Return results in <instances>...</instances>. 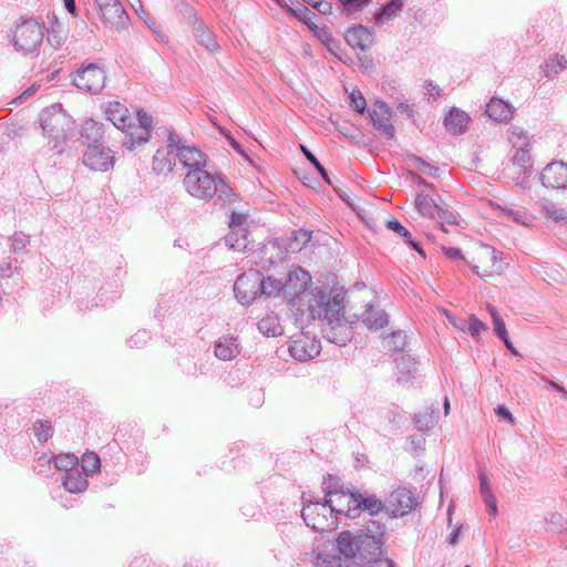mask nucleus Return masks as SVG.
<instances>
[{
	"label": "nucleus",
	"instance_id": "nucleus-1",
	"mask_svg": "<svg viewBox=\"0 0 567 567\" xmlns=\"http://www.w3.org/2000/svg\"><path fill=\"white\" fill-rule=\"evenodd\" d=\"M310 281L309 272L301 267L291 269L284 284L272 279L278 285L277 296L286 299L293 323L299 329L311 324L315 321V311L332 296L324 286L308 288Z\"/></svg>",
	"mask_w": 567,
	"mask_h": 567
},
{
	"label": "nucleus",
	"instance_id": "nucleus-2",
	"mask_svg": "<svg viewBox=\"0 0 567 567\" xmlns=\"http://www.w3.org/2000/svg\"><path fill=\"white\" fill-rule=\"evenodd\" d=\"M388 540L384 523L370 519L358 530H342L336 537L334 547L340 559L358 558L363 563H375L385 554Z\"/></svg>",
	"mask_w": 567,
	"mask_h": 567
},
{
	"label": "nucleus",
	"instance_id": "nucleus-3",
	"mask_svg": "<svg viewBox=\"0 0 567 567\" xmlns=\"http://www.w3.org/2000/svg\"><path fill=\"white\" fill-rule=\"evenodd\" d=\"M183 186L193 198L204 203L215 199L214 205L220 208L237 199L233 188L219 174H210L205 168L188 171Z\"/></svg>",
	"mask_w": 567,
	"mask_h": 567
},
{
	"label": "nucleus",
	"instance_id": "nucleus-4",
	"mask_svg": "<svg viewBox=\"0 0 567 567\" xmlns=\"http://www.w3.org/2000/svg\"><path fill=\"white\" fill-rule=\"evenodd\" d=\"M38 122L43 135L48 138L50 150L56 155H63L68 142L75 133L73 118L63 110L61 104H53L40 112Z\"/></svg>",
	"mask_w": 567,
	"mask_h": 567
},
{
	"label": "nucleus",
	"instance_id": "nucleus-5",
	"mask_svg": "<svg viewBox=\"0 0 567 567\" xmlns=\"http://www.w3.org/2000/svg\"><path fill=\"white\" fill-rule=\"evenodd\" d=\"M343 311V297L336 293L313 313L315 320L321 322L323 337L340 347L346 346L352 337L351 327L346 321Z\"/></svg>",
	"mask_w": 567,
	"mask_h": 567
},
{
	"label": "nucleus",
	"instance_id": "nucleus-6",
	"mask_svg": "<svg viewBox=\"0 0 567 567\" xmlns=\"http://www.w3.org/2000/svg\"><path fill=\"white\" fill-rule=\"evenodd\" d=\"M330 489L324 493L323 502L305 501L301 516L306 525L313 530L324 532L337 526L338 515H344V508H337Z\"/></svg>",
	"mask_w": 567,
	"mask_h": 567
},
{
	"label": "nucleus",
	"instance_id": "nucleus-7",
	"mask_svg": "<svg viewBox=\"0 0 567 567\" xmlns=\"http://www.w3.org/2000/svg\"><path fill=\"white\" fill-rule=\"evenodd\" d=\"M235 297L244 306L251 305L258 297H277L278 285L271 278L265 279L256 269L241 274L234 285Z\"/></svg>",
	"mask_w": 567,
	"mask_h": 567
},
{
	"label": "nucleus",
	"instance_id": "nucleus-8",
	"mask_svg": "<svg viewBox=\"0 0 567 567\" xmlns=\"http://www.w3.org/2000/svg\"><path fill=\"white\" fill-rule=\"evenodd\" d=\"M45 33V27L35 20H25L17 25L12 42L23 54H38Z\"/></svg>",
	"mask_w": 567,
	"mask_h": 567
},
{
	"label": "nucleus",
	"instance_id": "nucleus-9",
	"mask_svg": "<svg viewBox=\"0 0 567 567\" xmlns=\"http://www.w3.org/2000/svg\"><path fill=\"white\" fill-rule=\"evenodd\" d=\"M341 498H348V508L343 512L348 518H355L362 511L372 516L385 511V501L382 502L375 495H363L360 492H353L339 495V499Z\"/></svg>",
	"mask_w": 567,
	"mask_h": 567
},
{
	"label": "nucleus",
	"instance_id": "nucleus-10",
	"mask_svg": "<svg viewBox=\"0 0 567 567\" xmlns=\"http://www.w3.org/2000/svg\"><path fill=\"white\" fill-rule=\"evenodd\" d=\"M72 82L81 91L97 94L105 86L106 73L99 64L89 63L75 72Z\"/></svg>",
	"mask_w": 567,
	"mask_h": 567
},
{
	"label": "nucleus",
	"instance_id": "nucleus-11",
	"mask_svg": "<svg viewBox=\"0 0 567 567\" xmlns=\"http://www.w3.org/2000/svg\"><path fill=\"white\" fill-rule=\"evenodd\" d=\"M417 505L411 489L399 487L392 491L385 498V512L392 517H401L409 514Z\"/></svg>",
	"mask_w": 567,
	"mask_h": 567
},
{
	"label": "nucleus",
	"instance_id": "nucleus-12",
	"mask_svg": "<svg viewBox=\"0 0 567 567\" xmlns=\"http://www.w3.org/2000/svg\"><path fill=\"white\" fill-rule=\"evenodd\" d=\"M321 343L308 332H300L292 337L289 344V352L295 360L307 361L319 355Z\"/></svg>",
	"mask_w": 567,
	"mask_h": 567
},
{
	"label": "nucleus",
	"instance_id": "nucleus-13",
	"mask_svg": "<svg viewBox=\"0 0 567 567\" xmlns=\"http://www.w3.org/2000/svg\"><path fill=\"white\" fill-rule=\"evenodd\" d=\"M83 163L93 171L106 172L114 164V153L101 143L89 144L83 154Z\"/></svg>",
	"mask_w": 567,
	"mask_h": 567
},
{
	"label": "nucleus",
	"instance_id": "nucleus-14",
	"mask_svg": "<svg viewBox=\"0 0 567 567\" xmlns=\"http://www.w3.org/2000/svg\"><path fill=\"white\" fill-rule=\"evenodd\" d=\"M369 118L373 127L384 137L391 140L395 136V128L391 124L392 112L389 105L382 101L377 100L371 109L368 110Z\"/></svg>",
	"mask_w": 567,
	"mask_h": 567
},
{
	"label": "nucleus",
	"instance_id": "nucleus-15",
	"mask_svg": "<svg viewBox=\"0 0 567 567\" xmlns=\"http://www.w3.org/2000/svg\"><path fill=\"white\" fill-rule=\"evenodd\" d=\"M247 221V215L233 212L229 217V234L225 237V243L231 249L241 251L248 248V231L243 226Z\"/></svg>",
	"mask_w": 567,
	"mask_h": 567
},
{
	"label": "nucleus",
	"instance_id": "nucleus-16",
	"mask_svg": "<svg viewBox=\"0 0 567 567\" xmlns=\"http://www.w3.org/2000/svg\"><path fill=\"white\" fill-rule=\"evenodd\" d=\"M539 179L547 189H567V164L561 161L547 164L543 168Z\"/></svg>",
	"mask_w": 567,
	"mask_h": 567
},
{
	"label": "nucleus",
	"instance_id": "nucleus-17",
	"mask_svg": "<svg viewBox=\"0 0 567 567\" xmlns=\"http://www.w3.org/2000/svg\"><path fill=\"white\" fill-rule=\"evenodd\" d=\"M241 346L238 337L225 334L215 341L214 354L217 359L229 361L240 354Z\"/></svg>",
	"mask_w": 567,
	"mask_h": 567
},
{
	"label": "nucleus",
	"instance_id": "nucleus-18",
	"mask_svg": "<svg viewBox=\"0 0 567 567\" xmlns=\"http://www.w3.org/2000/svg\"><path fill=\"white\" fill-rule=\"evenodd\" d=\"M346 41L353 49L365 51L374 43V31L363 25H357L348 29Z\"/></svg>",
	"mask_w": 567,
	"mask_h": 567
},
{
	"label": "nucleus",
	"instance_id": "nucleus-19",
	"mask_svg": "<svg viewBox=\"0 0 567 567\" xmlns=\"http://www.w3.org/2000/svg\"><path fill=\"white\" fill-rule=\"evenodd\" d=\"M176 155L179 163L188 171L204 169L207 166V155L195 146H182Z\"/></svg>",
	"mask_w": 567,
	"mask_h": 567
},
{
	"label": "nucleus",
	"instance_id": "nucleus-20",
	"mask_svg": "<svg viewBox=\"0 0 567 567\" xmlns=\"http://www.w3.org/2000/svg\"><path fill=\"white\" fill-rule=\"evenodd\" d=\"M176 153L171 148L159 147L152 159V169L157 176H168L176 166Z\"/></svg>",
	"mask_w": 567,
	"mask_h": 567
},
{
	"label": "nucleus",
	"instance_id": "nucleus-21",
	"mask_svg": "<svg viewBox=\"0 0 567 567\" xmlns=\"http://www.w3.org/2000/svg\"><path fill=\"white\" fill-rule=\"evenodd\" d=\"M513 166L518 169L515 184L522 188H526L525 182L532 173L529 147L516 148V153L513 156Z\"/></svg>",
	"mask_w": 567,
	"mask_h": 567
},
{
	"label": "nucleus",
	"instance_id": "nucleus-22",
	"mask_svg": "<svg viewBox=\"0 0 567 567\" xmlns=\"http://www.w3.org/2000/svg\"><path fill=\"white\" fill-rule=\"evenodd\" d=\"M105 115L106 118L121 131H125L127 126H131V121L133 120L127 107L117 101L107 104Z\"/></svg>",
	"mask_w": 567,
	"mask_h": 567
},
{
	"label": "nucleus",
	"instance_id": "nucleus-23",
	"mask_svg": "<svg viewBox=\"0 0 567 567\" xmlns=\"http://www.w3.org/2000/svg\"><path fill=\"white\" fill-rule=\"evenodd\" d=\"M470 117L466 112L452 107L444 118L445 128L453 135H461L466 132Z\"/></svg>",
	"mask_w": 567,
	"mask_h": 567
},
{
	"label": "nucleus",
	"instance_id": "nucleus-24",
	"mask_svg": "<svg viewBox=\"0 0 567 567\" xmlns=\"http://www.w3.org/2000/svg\"><path fill=\"white\" fill-rule=\"evenodd\" d=\"M122 132L125 133L122 144L127 151H133L136 146L147 143L151 137V133L146 128L134 124L133 120L131 121V126H127Z\"/></svg>",
	"mask_w": 567,
	"mask_h": 567
},
{
	"label": "nucleus",
	"instance_id": "nucleus-25",
	"mask_svg": "<svg viewBox=\"0 0 567 567\" xmlns=\"http://www.w3.org/2000/svg\"><path fill=\"white\" fill-rule=\"evenodd\" d=\"M100 17L104 23L120 27L124 23L127 18L125 10L118 0L109 2L103 7L99 8Z\"/></svg>",
	"mask_w": 567,
	"mask_h": 567
},
{
	"label": "nucleus",
	"instance_id": "nucleus-26",
	"mask_svg": "<svg viewBox=\"0 0 567 567\" xmlns=\"http://www.w3.org/2000/svg\"><path fill=\"white\" fill-rule=\"evenodd\" d=\"M192 33L196 39L197 43L205 48L208 52L214 53L219 50V44L216 40V37L212 30L207 28L204 21L195 24L192 28Z\"/></svg>",
	"mask_w": 567,
	"mask_h": 567
},
{
	"label": "nucleus",
	"instance_id": "nucleus-27",
	"mask_svg": "<svg viewBox=\"0 0 567 567\" xmlns=\"http://www.w3.org/2000/svg\"><path fill=\"white\" fill-rule=\"evenodd\" d=\"M53 462L54 467L59 471H64L65 474L79 467V458L74 454H60L54 457H47L42 455L38 458L39 465Z\"/></svg>",
	"mask_w": 567,
	"mask_h": 567
},
{
	"label": "nucleus",
	"instance_id": "nucleus-28",
	"mask_svg": "<svg viewBox=\"0 0 567 567\" xmlns=\"http://www.w3.org/2000/svg\"><path fill=\"white\" fill-rule=\"evenodd\" d=\"M363 323L371 330H379L389 323V315L385 310L369 306L362 317Z\"/></svg>",
	"mask_w": 567,
	"mask_h": 567
},
{
	"label": "nucleus",
	"instance_id": "nucleus-29",
	"mask_svg": "<svg viewBox=\"0 0 567 567\" xmlns=\"http://www.w3.org/2000/svg\"><path fill=\"white\" fill-rule=\"evenodd\" d=\"M87 476L80 471V468H73L63 476V486L70 493H82L87 487Z\"/></svg>",
	"mask_w": 567,
	"mask_h": 567
},
{
	"label": "nucleus",
	"instance_id": "nucleus-30",
	"mask_svg": "<svg viewBox=\"0 0 567 567\" xmlns=\"http://www.w3.org/2000/svg\"><path fill=\"white\" fill-rule=\"evenodd\" d=\"M485 112L494 121H507L513 114L512 106L501 99H492Z\"/></svg>",
	"mask_w": 567,
	"mask_h": 567
},
{
	"label": "nucleus",
	"instance_id": "nucleus-31",
	"mask_svg": "<svg viewBox=\"0 0 567 567\" xmlns=\"http://www.w3.org/2000/svg\"><path fill=\"white\" fill-rule=\"evenodd\" d=\"M312 32L331 54L341 60V56L339 55L340 42L333 38L329 28L326 25H318Z\"/></svg>",
	"mask_w": 567,
	"mask_h": 567
},
{
	"label": "nucleus",
	"instance_id": "nucleus-32",
	"mask_svg": "<svg viewBox=\"0 0 567 567\" xmlns=\"http://www.w3.org/2000/svg\"><path fill=\"white\" fill-rule=\"evenodd\" d=\"M403 9V0H390L383 6L380 11L374 16V20L378 24H385L390 20L394 19L400 14Z\"/></svg>",
	"mask_w": 567,
	"mask_h": 567
},
{
	"label": "nucleus",
	"instance_id": "nucleus-33",
	"mask_svg": "<svg viewBox=\"0 0 567 567\" xmlns=\"http://www.w3.org/2000/svg\"><path fill=\"white\" fill-rule=\"evenodd\" d=\"M258 330L266 337H277L282 333V327L276 315H267L258 322Z\"/></svg>",
	"mask_w": 567,
	"mask_h": 567
},
{
	"label": "nucleus",
	"instance_id": "nucleus-34",
	"mask_svg": "<svg viewBox=\"0 0 567 567\" xmlns=\"http://www.w3.org/2000/svg\"><path fill=\"white\" fill-rule=\"evenodd\" d=\"M81 137L89 144H97L103 137V124L93 120L84 122Z\"/></svg>",
	"mask_w": 567,
	"mask_h": 567
},
{
	"label": "nucleus",
	"instance_id": "nucleus-35",
	"mask_svg": "<svg viewBox=\"0 0 567 567\" xmlns=\"http://www.w3.org/2000/svg\"><path fill=\"white\" fill-rule=\"evenodd\" d=\"M281 8H287L289 14L303 22L311 31L318 27L315 23L316 13L303 4H298L297 8H290L287 3H282Z\"/></svg>",
	"mask_w": 567,
	"mask_h": 567
},
{
	"label": "nucleus",
	"instance_id": "nucleus-36",
	"mask_svg": "<svg viewBox=\"0 0 567 567\" xmlns=\"http://www.w3.org/2000/svg\"><path fill=\"white\" fill-rule=\"evenodd\" d=\"M415 208L422 216L434 219L440 205L430 196L417 194L415 197Z\"/></svg>",
	"mask_w": 567,
	"mask_h": 567
},
{
	"label": "nucleus",
	"instance_id": "nucleus-37",
	"mask_svg": "<svg viewBox=\"0 0 567 567\" xmlns=\"http://www.w3.org/2000/svg\"><path fill=\"white\" fill-rule=\"evenodd\" d=\"M508 141L515 148L530 147L532 136L523 127L511 125L508 128Z\"/></svg>",
	"mask_w": 567,
	"mask_h": 567
},
{
	"label": "nucleus",
	"instance_id": "nucleus-38",
	"mask_svg": "<svg viewBox=\"0 0 567 567\" xmlns=\"http://www.w3.org/2000/svg\"><path fill=\"white\" fill-rule=\"evenodd\" d=\"M566 65L567 61L565 60L564 55L555 54L546 60V62L542 65V70L546 78L551 79L564 71Z\"/></svg>",
	"mask_w": 567,
	"mask_h": 567
},
{
	"label": "nucleus",
	"instance_id": "nucleus-39",
	"mask_svg": "<svg viewBox=\"0 0 567 567\" xmlns=\"http://www.w3.org/2000/svg\"><path fill=\"white\" fill-rule=\"evenodd\" d=\"M406 342V333L402 330H399L392 332L383 339V348L389 351L400 352L404 350Z\"/></svg>",
	"mask_w": 567,
	"mask_h": 567
},
{
	"label": "nucleus",
	"instance_id": "nucleus-40",
	"mask_svg": "<svg viewBox=\"0 0 567 567\" xmlns=\"http://www.w3.org/2000/svg\"><path fill=\"white\" fill-rule=\"evenodd\" d=\"M434 220H436L441 225V229L444 233H447L449 229L446 228V225L456 226L458 225L460 216L454 210H451L449 208H443L440 206L439 212L436 216L434 217Z\"/></svg>",
	"mask_w": 567,
	"mask_h": 567
},
{
	"label": "nucleus",
	"instance_id": "nucleus-41",
	"mask_svg": "<svg viewBox=\"0 0 567 567\" xmlns=\"http://www.w3.org/2000/svg\"><path fill=\"white\" fill-rule=\"evenodd\" d=\"M546 529L551 533L561 534L567 529V519L557 512L545 517Z\"/></svg>",
	"mask_w": 567,
	"mask_h": 567
},
{
	"label": "nucleus",
	"instance_id": "nucleus-42",
	"mask_svg": "<svg viewBox=\"0 0 567 567\" xmlns=\"http://www.w3.org/2000/svg\"><path fill=\"white\" fill-rule=\"evenodd\" d=\"M311 239V231L306 229H299L292 233V238L287 245V249L296 252L300 251L302 247Z\"/></svg>",
	"mask_w": 567,
	"mask_h": 567
},
{
	"label": "nucleus",
	"instance_id": "nucleus-43",
	"mask_svg": "<svg viewBox=\"0 0 567 567\" xmlns=\"http://www.w3.org/2000/svg\"><path fill=\"white\" fill-rule=\"evenodd\" d=\"M101 461L97 454L85 453L81 460V472L90 476L100 470Z\"/></svg>",
	"mask_w": 567,
	"mask_h": 567
},
{
	"label": "nucleus",
	"instance_id": "nucleus-44",
	"mask_svg": "<svg viewBox=\"0 0 567 567\" xmlns=\"http://www.w3.org/2000/svg\"><path fill=\"white\" fill-rule=\"evenodd\" d=\"M503 215L513 220L517 225L528 226L532 221V216L522 209H513L508 207H499Z\"/></svg>",
	"mask_w": 567,
	"mask_h": 567
},
{
	"label": "nucleus",
	"instance_id": "nucleus-45",
	"mask_svg": "<svg viewBox=\"0 0 567 567\" xmlns=\"http://www.w3.org/2000/svg\"><path fill=\"white\" fill-rule=\"evenodd\" d=\"M33 432L40 443H45L53 434V427L50 421L39 420L33 425Z\"/></svg>",
	"mask_w": 567,
	"mask_h": 567
},
{
	"label": "nucleus",
	"instance_id": "nucleus-46",
	"mask_svg": "<svg viewBox=\"0 0 567 567\" xmlns=\"http://www.w3.org/2000/svg\"><path fill=\"white\" fill-rule=\"evenodd\" d=\"M543 209L546 216L555 221L567 219V210L553 202H545L543 204Z\"/></svg>",
	"mask_w": 567,
	"mask_h": 567
},
{
	"label": "nucleus",
	"instance_id": "nucleus-47",
	"mask_svg": "<svg viewBox=\"0 0 567 567\" xmlns=\"http://www.w3.org/2000/svg\"><path fill=\"white\" fill-rule=\"evenodd\" d=\"M488 311L491 313V317L493 319V324H494V331L496 333V336L503 340L505 339L506 337H508L507 334V330H506V327H505V322L504 320L502 319V317L498 315V312L496 311V309L492 306L488 307Z\"/></svg>",
	"mask_w": 567,
	"mask_h": 567
},
{
	"label": "nucleus",
	"instance_id": "nucleus-48",
	"mask_svg": "<svg viewBox=\"0 0 567 567\" xmlns=\"http://www.w3.org/2000/svg\"><path fill=\"white\" fill-rule=\"evenodd\" d=\"M300 148L303 153V155L306 156V158L315 166V168L318 171V173L321 175V177L323 178V181L329 184V185H332L330 178H329V175H328V172L326 171V168L321 165V163L317 159V157L303 145H300Z\"/></svg>",
	"mask_w": 567,
	"mask_h": 567
},
{
	"label": "nucleus",
	"instance_id": "nucleus-49",
	"mask_svg": "<svg viewBox=\"0 0 567 567\" xmlns=\"http://www.w3.org/2000/svg\"><path fill=\"white\" fill-rule=\"evenodd\" d=\"M150 339L151 333L147 330L143 329L136 331L133 336H131L127 339L126 343L132 349L142 348L150 341Z\"/></svg>",
	"mask_w": 567,
	"mask_h": 567
},
{
	"label": "nucleus",
	"instance_id": "nucleus-50",
	"mask_svg": "<svg viewBox=\"0 0 567 567\" xmlns=\"http://www.w3.org/2000/svg\"><path fill=\"white\" fill-rule=\"evenodd\" d=\"M413 420L419 431H426L434 425L433 411L431 413H417L414 415Z\"/></svg>",
	"mask_w": 567,
	"mask_h": 567
},
{
	"label": "nucleus",
	"instance_id": "nucleus-51",
	"mask_svg": "<svg viewBox=\"0 0 567 567\" xmlns=\"http://www.w3.org/2000/svg\"><path fill=\"white\" fill-rule=\"evenodd\" d=\"M349 99H350V106L353 107L354 111H357L360 114H363L365 112L367 102H365V99H364L363 94L361 93V91L353 90L350 93Z\"/></svg>",
	"mask_w": 567,
	"mask_h": 567
},
{
	"label": "nucleus",
	"instance_id": "nucleus-52",
	"mask_svg": "<svg viewBox=\"0 0 567 567\" xmlns=\"http://www.w3.org/2000/svg\"><path fill=\"white\" fill-rule=\"evenodd\" d=\"M371 0H339L343 11L355 13L369 4Z\"/></svg>",
	"mask_w": 567,
	"mask_h": 567
},
{
	"label": "nucleus",
	"instance_id": "nucleus-53",
	"mask_svg": "<svg viewBox=\"0 0 567 567\" xmlns=\"http://www.w3.org/2000/svg\"><path fill=\"white\" fill-rule=\"evenodd\" d=\"M182 13H183V18L184 20L193 28L195 24L199 23L200 21H203L202 19L198 18L197 16V12L196 10L187 4V3H183L182 6Z\"/></svg>",
	"mask_w": 567,
	"mask_h": 567
},
{
	"label": "nucleus",
	"instance_id": "nucleus-54",
	"mask_svg": "<svg viewBox=\"0 0 567 567\" xmlns=\"http://www.w3.org/2000/svg\"><path fill=\"white\" fill-rule=\"evenodd\" d=\"M468 332L473 338H478L487 329L486 324L474 315L470 316Z\"/></svg>",
	"mask_w": 567,
	"mask_h": 567
},
{
	"label": "nucleus",
	"instance_id": "nucleus-55",
	"mask_svg": "<svg viewBox=\"0 0 567 567\" xmlns=\"http://www.w3.org/2000/svg\"><path fill=\"white\" fill-rule=\"evenodd\" d=\"M29 244V236L23 233H16L11 238V249L14 252L22 251Z\"/></svg>",
	"mask_w": 567,
	"mask_h": 567
},
{
	"label": "nucleus",
	"instance_id": "nucleus-56",
	"mask_svg": "<svg viewBox=\"0 0 567 567\" xmlns=\"http://www.w3.org/2000/svg\"><path fill=\"white\" fill-rule=\"evenodd\" d=\"M328 489H330L333 493L331 495H332V498L336 501L334 505L337 506V508H344V509H347L348 508V498L339 499V495H341V494H350L351 492H346L343 489L338 491L337 488H332L331 485H328L327 487H324V493Z\"/></svg>",
	"mask_w": 567,
	"mask_h": 567
},
{
	"label": "nucleus",
	"instance_id": "nucleus-57",
	"mask_svg": "<svg viewBox=\"0 0 567 567\" xmlns=\"http://www.w3.org/2000/svg\"><path fill=\"white\" fill-rule=\"evenodd\" d=\"M181 142H182V140H181L179 135L177 133H175L174 131H169L167 138H166V145L163 146L162 148H171L175 153H177L178 150L182 148V146H183L181 144Z\"/></svg>",
	"mask_w": 567,
	"mask_h": 567
},
{
	"label": "nucleus",
	"instance_id": "nucleus-58",
	"mask_svg": "<svg viewBox=\"0 0 567 567\" xmlns=\"http://www.w3.org/2000/svg\"><path fill=\"white\" fill-rule=\"evenodd\" d=\"M137 126L144 127L151 133L153 121L152 117L143 110L137 111Z\"/></svg>",
	"mask_w": 567,
	"mask_h": 567
},
{
	"label": "nucleus",
	"instance_id": "nucleus-59",
	"mask_svg": "<svg viewBox=\"0 0 567 567\" xmlns=\"http://www.w3.org/2000/svg\"><path fill=\"white\" fill-rule=\"evenodd\" d=\"M16 269L17 266H13L12 260L10 258L4 259L0 262V276L3 278L11 277Z\"/></svg>",
	"mask_w": 567,
	"mask_h": 567
},
{
	"label": "nucleus",
	"instance_id": "nucleus-60",
	"mask_svg": "<svg viewBox=\"0 0 567 567\" xmlns=\"http://www.w3.org/2000/svg\"><path fill=\"white\" fill-rule=\"evenodd\" d=\"M483 499H484V503L486 505L487 513L491 516H496L497 515L496 497L493 494H488V495L483 496Z\"/></svg>",
	"mask_w": 567,
	"mask_h": 567
},
{
	"label": "nucleus",
	"instance_id": "nucleus-61",
	"mask_svg": "<svg viewBox=\"0 0 567 567\" xmlns=\"http://www.w3.org/2000/svg\"><path fill=\"white\" fill-rule=\"evenodd\" d=\"M495 413L499 419L507 421L509 424L515 423L512 412L505 405H498L495 409Z\"/></svg>",
	"mask_w": 567,
	"mask_h": 567
},
{
	"label": "nucleus",
	"instance_id": "nucleus-62",
	"mask_svg": "<svg viewBox=\"0 0 567 567\" xmlns=\"http://www.w3.org/2000/svg\"><path fill=\"white\" fill-rule=\"evenodd\" d=\"M478 478H480V492H481L482 496L493 494L488 478L483 471H480Z\"/></svg>",
	"mask_w": 567,
	"mask_h": 567
},
{
	"label": "nucleus",
	"instance_id": "nucleus-63",
	"mask_svg": "<svg viewBox=\"0 0 567 567\" xmlns=\"http://www.w3.org/2000/svg\"><path fill=\"white\" fill-rule=\"evenodd\" d=\"M444 255L453 260L463 259L462 250L455 247H443Z\"/></svg>",
	"mask_w": 567,
	"mask_h": 567
},
{
	"label": "nucleus",
	"instance_id": "nucleus-64",
	"mask_svg": "<svg viewBox=\"0 0 567 567\" xmlns=\"http://www.w3.org/2000/svg\"><path fill=\"white\" fill-rule=\"evenodd\" d=\"M386 227L394 231L395 234L400 235L404 230V226L398 220V219H391L386 223Z\"/></svg>",
	"mask_w": 567,
	"mask_h": 567
}]
</instances>
